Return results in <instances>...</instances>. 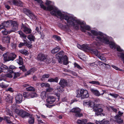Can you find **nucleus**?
<instances>
[{"instance_id":"obj_1","label":"nucleus","mask_w":124,"mask_h":124,"mask_svg":"<svg viewBox=\"0 0 124 124\" xmlns=\"http://www.w3.org/2000/svg\"><path fill=\"white\" fill-rule=\"evenodd\" d=\"M35 1H37L40 4V5L41 7L44 10H49L50 11L52 10H53L51 11V14L53 15L57 16L58 15L60 16V18L61 20L64 19L65 16H68L67 15L63 13H62L61 11L58 10V9L54 6L50 5L51 3V2L50 1L46 0L45 4L48 6L47 7L44 6L43 4V2L41 0H34Z\"/></svg>"},{"instance_id":"obj_2","label":"nucleus","mask_w":124,"mask_h":124,"mask_svg":"<svg viewBox=\"0 0 124 124\" xmlns=\"http://www.w3.org/2000/svg\"><path fill=\"white\" fill-rule=\"evenodd\" d=\"M91 32L93 35L96 36L95 38L96 41L92 43V46L94 47H98L103 43L106 44H109L107 37L106 35L101 32H98L93 30L91 31Z\"/></svg>"},{"instance_id":"obj_3","label":"nucleus","mask_w":124,"mask_h":124,"mask_svg":"<svg viewBox=\"0 0 124 124\" xmlns=\"http://www.w3.org/2000/svg\"><path fill=\"white\" fill-rule=\"evenodd\" d=\"M64 19L67 21L68 24L72 25L78 28V25H76V23L79 24L80 25L81 29V30L84 32H85V30L89 31L90 30V27L88 26L85 25V22H81L78 20L75 19L73 17L68 16H65Z\"/></svg>"},{"instance_id":"obj_4","label":"nucleus","mask_w":124,"mask_h":124,"mask_svg":"<svg viewBox=\"0 0 124 124\" xmlns=\"http://www.w3.org/2000/svg\"><path fill=\"white\" fill-rule=\"evenodd\" d=\"M15 112L19 116L23 118L27 117L30 115L29 113L22 109H16L15 110Z\"/></svg>"},{"instance_id":"obj_5","label":"nucleus","mask_w":124,"mask_h":124,"mask_svg":"<svg viewBox=\"0 0 124 124\" xmlns=\"http://www.w3.org/2000/svg\"><path fill=\"white\" fill-rule=\"evenodd\" d=\"M92 44L90 46L88 44H84L82 45L83 50L85 52H90L92 53H93L94 52V49H93L92 48L94 47L93 46H92ZM98 47H94V48H97Z\"/></svg>"},{"instance_id":"obj_6","label":"nucleus","mask_w":124,"mask_h":124,"mask_svg":"<svg viewBox=\"0 0 124 124\" xmlns=\"http://www.w3.org/2000/svg\"><path fill=\"white\" fill-rule=\"evenodd\" d=\"M89 96V94L87 90L81 89L80 91V93H78L77 94L76 96L78 98L81 97V99H83L88 97Z\"/></svg>"},{"instance_id":"obj_7","label":"nucleus","mask_w":124,"mask_h":124,"mask_svg":"<svg viewBox=\"0 0 124 124\" xmlns=\"http://www.w3.org/2000/svg\"><path fill=\"white\" fill-rule=\"evenodd\" d=\"M102 105L101 104H99L96 105L97 107L94 108V111L95 112V114L96 115L98 116L100 115L101 116H104L105 114L102 113H100L103 111V109L102 108Z\"/></svg>"},{"instance_id":"obj_8","label":"nucleus","mask_w":124,"mask_h":124,"mask_svg":"<svg viewBox=\"0 0 124 124\" xmlns=\"http://www.w3.org/2000/svg\"><path fill=\"white\" fill-rule=\"evenodd\" d=\"M81 109L78 108H72L70 111V112L75 113V115L76 117H81L83 116V115L80 112Z\"/></svg>"},{"instance_id":"obj_9","label":"nucleus","mask_w":124,"mask_h":124,"mask_svg":"<svg viewBox=\"0 0 124 124\" xmlns=\"http://www.w3.org/2000/svg\"><path fill=\"white\" fill-rule=\"evenodd\" d=\"M11 25L12 26V30L11 32H14L18 30V24L16 21L11 20Z\"/></svg>"},{"instance_id":"obj_10","label":"nucleus","mask_w":124,"mask_h":124,"mask_svg":"<svg viewBox=\"0 0 124 124\" xmlns=\"http://www.w3.org/2000/svg\"><path fill=\"white\" fill-rule=\"evenodd\" d=\"M9 2L12 5H14L16 6H22L23 5L22 3L19 0H9Z\"/></svg>"},{"instance_id":"obj_11","label":"nucleus","mask_w":124,"mask_h":124,"mask_svg":"<svg viewBox=\"0 0 124 124\" xmlns=\"http://www.w3.org/2000/svg\"><path fill=\"white\" fill-rule=\"evenodd\" d=\"M94 52L93 53L96 55L101 60L104 61V62L106 61L105 58L104 57L103 55L101 54L97 50H95Z\"/></svg>"},{"instance_id":"obj_12","label":"nucleus","mask_w":124,"mask_h":124,"mask_svg":"<svg viewBox=\"0 0 124 124\" xmlns=\"http://www.w3.org/2000/svg\"><path fill=\"white\" fill-rule=\"evenodd\" d=\"M37 58L38 60L42 61H44L45 60L48 59L47 55L42 53L39 54Z\"/></svg>"},{"instance_id":"obj_13","label":"nucleus","mask_w":124,"mask_h":124,"mask_svg":"<svg viewBox=\"0 0 124 124\" xmlns=\"http://www.w3.org/2000/svg\"><path fill=\"white\" fill-rule=\"evenodd\" d=\"M21 29L23 32L27 34L31 33V30L30 28H28L23 25H22Z\"/></svg>"},{"instance_id":"obj_14","label":"nucleus","mask_w":124,"mask_h":124,"mask_svg":"<svg viewBox=\"0 0 124 124\" xmlns=\"http://www.w3.org/2000/svg\"><path fill=\"white\" fill-rule=\"evenodd\" d=\"M23 96L22 95L19 94L17 95L16 97V101L17 103H20L22 101Z\"/></svg>"},{"instance_id":"obj_15","label":"nucleus","mask_w":124,"mask_h":124,"mask_svg":"<svg viewBox=\"0 0 124 124\" xmlns=\"http://www.w3.org/2000/svg\"><path fill=\"white\" fill-rule=\"evenodd\" d=\"M67 82L66 80L64 79L61 78V79L59 85H61V87L63 88L64 87L67 85Z\"/></svg>"},{"instance_id":"obj_16","label":"nucleus","mask_w":124,"mask_h":124,"mask_svg":"<svg viewBox=\"0 0 124 124\" xmlns=\"http://www.w3.org/2000/svg\"><path fill=\"white\" fill-rule=\"evenodd\" d=\"M8 70V67L4 64H2L0 67V73L1 72H6Z\"/></svg>"},{"instance_id":"obj_17","label":"nucleus","mask_w":124,"mask_h":124,"mask_svg":"<svg viewBox=\"0 0 124 124\" xmlns=\"http://www.w3.org/2000/svg\"><path fill=\"white\" fill-rule=\"evenodd\" d=\"M90 90L93 94L97 96H99L101 95L99 91L94 88H91Z\"/></svg>"},{"instance_id":"obj_18","label":"nucleus","mask_w":124,"mask_h":124,"mask_svg":"<svg viewBox=\"0 0 124 124\" xmlns=\"http://www.w3.org/2000/svg\"><path fill=\"white\" fill-rule=\"evenodd\" d=\"M55 100V98L53 96H48L46 100L47 103L50 104L53 103Z\"/></svg>"},{"instance_id":"obj_19","label":"nucleus","mask_w":124,"mask_h":124,"mask_svg":"<svg viewBox=\"0 0 124 124\" xmlns=\"http://www.w3.org/2000/svg\"><path fill=\"white\" fill-rule=\"evenodd\" d=\"M9 57L8 61H13L16 58V55L14 53H9Z\"/></svg>"},{"instance_id":"obj_20","label":"nucleus","mask_w":124,"mask_h":124,"mask_svg":"<svg viewBox=\"0 0 124 124\" xmlns=\"http://www.w3.org/2000/svg\"><path fill=\"white\" fill-rule=\"evenodd\" d=\"M9 52H7L3 54V56L4 60L6 62L8 61L9 60Z\"/></svg>"},{"instance_id":"obj_21","label":"nucleus","mask_w":124,"mask_h":124,"mask_svg":"<svg viewBox=\"0 0 124 124\" xmlns=\"http://www.w3.org/2000/svg\"><path fill=\"white\" fill-rule=\"evenodd\" d=\"M87 121V120L85 119H78L77 120V123L78 124H86Z\"/></svg>"},{"instance_id":"obj_22","label":"nucleus","mask_w":124,"mask_h":124,"mask_svg":"<svg viewBox=\"0 0 124 124\" xmlns=\"http://www.w3.org/2000/svg\"><path fill=\"white\" fill-rule=\"evenodd\" d=\"M13 98L12 96H10L9 94H7L6 98V101L9 103L12 102Z\"/></svg>"},{"instance_id":"obj_23","label":"nucleus","mask_w":124,"mask_h":124,"mask_svg":"<svg viewBox=\"0 0 124 124\" xmlns=\"http://www.w3.org/2000/svg\"><path fill=\"white\" fill-rule=\"evenodd\" d=\"M10 37H7L3 38L2 39L3 42L4 43H8L10 42Z\"/></svg>"},{"instance_id":"obj_24","label":"nucleus","mask_w":124,"mask_h":124,"mask_svg":"<svg viewBox=\"0 0 124 124\" xmlns=\"http://www.w3.org/2000/svg\"><path fill=\"white\" fill-rule=\"evenodd\" d=\"M60 49V48L59 46H57L52 49L51 51V53L54 54L58 52Z\"/></svg>"},{"instance_id":"obj_25","label":"nucleus","mask_w":124,"mask_h":124,"mask_svg":"<svg viewBox=\"0 0 124 124\" xmlns=\"http://www.w3.org/2000/svg\"><path fill=\"white\" fill-rule=\"evenodd\" d=\"M11 20L8 21L7 22H3L2 23V24L4 25V28L5 27H9L10 25H11Z\"/></svg>"},{"instance_id":"obj_26","label":"nucleus","mask_w":124,"mask_h":124,"mask_svg":"<svg viewBox=\"0 0 124 124\" xmlns=\"http://www.w3.org/2000/svg\"><path fill=\"white\" fill-rule=\"evenodd\" d=\"M108 39V40L109 44H109L110 47L114 49L116 48V45L115 43L112 42H109V40L108 39V38L107 37Z\"/></svg>"},{"instance_id":"obj_27","label":"nucleus","mask_w":124,"mask_h":124,"mask_svg":"<svg viewBox=\"0 0 124 124\" xmlns=\"http://www.w3.org/2000/svg\"><path fill=\"white\" fill-rule=\"evenodd\" d=\"M17 32L20 35L21 38H23L25 39L26 38L27 36L25 35L21 31H18Z\"/></svg>"},{"instance_id":"obj_28","label":"nucleus","mask_w":124,"mask_h":124,"mask_svg":"<svg viewBox=\"0 0 124 124\" xmlns=\"http://www.w3.org/2000/svg\"><path fill=\"white\" fill-rule=\"evenodd\" d=\"M96 121V123L97 124H108L109 123V122L108 120H105L102 121Z\"/></svg>"},{"instance_id":"obj_29","label":"nucleus","mask_w":124,"mask_h":124,"mask_svg":"<svg viewBox=\"0 0 124 124\" xmlns=\"http://www.w3.org/2000/svg\"><path fill=\"white\" fill-rule=\"evenodd\" d=\"M115 118L117 122L119 124H122L123 123V121L121 119L120 117H118L117 116H116Z\"/></svg>"},{"instance_id":"obj_30","label":"nucleus","mask_w":124,"mask_h":124,"mask_svg":"<svg viewBox=\"0 0 124 124\" xmlns=\"http://www.w3.org/2000/svg\"><path fill=\"white\" fill-rule=\"evenodd\" d=\"M17 62L19 64L22 65L23 64L22 58L20 56H19V59L17 60Z\"/></svg>"},{"instance_id":"obj_31","label":"nucleus","mask_w":124,"mask_h":124,"mask_svg":"<svg viewBox=\"0 0 124 124\" xmlns=\"http://www.w3.org/2000/svg\"><path fill=\"white\" fill-rule=\"evenodd\" d=\"M27 38L30 41H34L35 39V37L32 34H30L28 36Z\"/></svg>"},{"instance_id":"obj_32","label":"nucleus","mask_w":124,"mask_h":124,"mask_svg":"<svg viewBox=\"0 0 124 124\" xmlns=\"http://www.w3.org/2000/svg\"><path fill=\"white\" fill-rule=\"evenodd\" d=\"M29 116V123L30 124H33L34 123V118L30 114V116Z\"/></svg>"},{"instance_id":"obj_33","label":"nucleus","mask_w":124,"mask_h":124,"mask_svg":"<svg viewBox=\"0 0 124 124\" xmlns=\"http://www.w3.org/2000/svg\"><path fill=\"white\" fill-rule=\"evenodd\" d=\"M64 55V53L62 51L60 52L56 55V57L58 58H61Z\"/></svg>"},{"instance_id":"obj_34","label":"nucleus","mask_w":124,"mask_h":124,"mask_svg":"<svg viewBox=\"0 0 124 124\" xmlns=\"http://www.w3.org/2000/svg\"><path fill=\"white\" fill-rule=\"evenodd\" d=\"M117 55L118 57L122 58L124 64V54L121 53H118Z\"/></svg>"},{"instance_id":"obj_35","label":"nucleus","mask_w":124,"mask_h":124,"mask_svg":"<svg viewBox=\"0 0 124 124\" xmlns=\"http://www.w3.org/2000/svg\"><path fill=\"white\" fill-rule=\"evenodd\" d=\"M58 80V78L57 77H55L54 78H51L48 80V81L50 82H57Z\"/></svg>"},{"instance_id":"obj_36","label":"nucleus","mask_w":124,"mask_h":124,"mask_svg":"<svg viewBox=\"0 0 124 124\" xmlns=\"http://www.w3.org/2000/svg\"><path fill=\"white\" fill-rule=\"evenodd\" d=\"M63 63L65 65L68 64V57L66 55H65L63 57Z\"/></svg>"},{"instance_id":"obj_37","label":"nucleus","mask_w":124,"mask_h":124,"mask_svg":"<svg viewBox=\"0 0 124 124\" xmlns=\"http://www.w3.org/2000/svg\"><path fill=\"white\" fill-rule=\"evenodd\" d=\"M13 74V71H11L10 72L8 73L5 74V76L8 78H12L13 77V75L12 74Z\"/></svg>"},{"instance_id":"obj_38","label":"nucleus","mask_w":124,"mask_h":124,"mask_svg":"<svg viewBox=\"0 0 124 124\" xmlns=\"http://www.w3.org/2000/svg\"><path fill=\"white\" fill-rule=\"evenodd\" d=\"M84 105H89L91 107H92V105L93 104V102L91 101H89L87 102L84 101Z\"/></svg>"},{"instance_id":"obj_39","label":"nucleus","mask_w":124,"mask_h":124,"mask_svg":"<svg viewBox=\"0 0 124 124\" xmlns=\"http://www.w3.org/2000/svg\"><path fill=\"white\" fill-rule=\"evenodd\" d=\"M63 88L61 87L58 86L57 87V88L55 89V91H57L58 94H59L61 92H62V89Z\"/></svg>"},{"instance_id":"obj_40","label":"nucleus","mask_w":124,"mask_h":124,"mask_svg":"<svg viewBox=\"0 0 124 124\" xmlns=\"http://www.w3.org/2000/svg\"><path fill=\"white\" fill-rule=\"evenodd\" d=\"M26 91H35V88L31 86H30L27 87L26 88Z\"/></svg>"},{"instance_id":"obj_41","label":"nucleus","mask_w":124,"mask_h":124,"mask_svg":"<svg viewBox=\"0 0 124 124\" xmlns=\"http://www.w3.org/2000/svg\"><path fill=\"white\" fill-rule=\"evenodd\" d=\"M20 52L21 54L25 55L29 54L28 52L26 50L23 49L20 51Z\"/></svg>"},{"instance_id":"obj_42","label":"nucleus","mask_w":124,"mask_h":124,"mask_svg":"<svg viewBox=\"0 0 124 124\" xmlns=\"http://www.w3.org/2000/svg\"><path fill=\"white\" fill-rule=\"evenodd\" d=\"M24 97L28 98H30V93H26L24 92L23 94Z\"/></svg>"},{"instance_id":"obj_43","label":"nucleus","mask_w":124,"mask_h":124,"mask_svg":"<svg viewBox=\"0 0 124 124\" xmlns=\"http://www.w3.org/2000/svg\"><path fill=\"white\" fill-rule=\"evenodd\" d=\"M28 16L31 19H33L34 20H35L36 19V16L33 14L31 13V12L29 14Z\"/></svg>"},{"instance_id":"obj_44","label":"nucleus","mask_w":124,"mask_h":124,"mask_svg":"<svg viewBox=\"0 0 124 124\" xmlns=\"http://www.w3.org/2000/svg\"><path fill=\"white\" fill-rule=\"evenodd\" d=\"M12 32H11V30L8 31L7 30L5 29L4 31H2V32L3 35H6L8 34H9Z\"/></svg>"},{"instance_id":"obj_45","label":"nucleus","mask_w":124,"mask_h":124,"mask_svg":"<svg viewBox=\"0 0 124 124\" xmlns=\"http://www.w3.org/2000/svg\"><path fill=\"white\" fill-rule=\"evenodd\" d=\"M23 11V12L27 15H28L31 12L30 11L26 8L24 9Z\"/></svg>"},{"instance_id":"obj_46","label":"nucleus","mask_w":124,"mask_h":124,"mask_svg":"<svg viewBox=\"0 0 124 124\" xmlns=\"http://www.w3.org/2000/svg\"><path fill=\"white\" fill-rule=\"evenodd\" d=\"M53 38L57 41L60 40H61V38L60 36L56 35H53Z\"/></svg>"},{"instance_id":"obj_47","label":"nucleus","mask_w":124,"mask_h":124,"mask_svg":"<svg viewBox=\"0 0 124 124\" xmlns=\"http://www.w3.org/2000/svg\"><path fill=\"white\" fill-rule=\"evenodd\" d=\"M8 85H5L3 83L0 84V87L2 88H5L8 86Z\"/></svg>"},{"instance_id":"obj_48","label":"nucleus","mask_w":124,"mask_h":124,"mask_svg":"<svg viewBox=\"0 0 124 124\" xmlns=\"http://www.w3.org/2000/svg\"><path fill=\"white\" fill-rule=\"evenodd\" d=\"M20 73L18 72H15L14 73V76L13 78L14 79H16L18 77L20 76Z\"/></svg>"},{"instance_id":"obj_49","label":"nucleus","mask_w":124,"mask_h":124,"mask_svg":"<svg viewBox=\"0 0 124 124\" xmlns=\"http://www.w3.org/2000/svg\"><path fill=\"white\" fill-rule=\"evenodd\" d=\"M16 68V67H15L13 65H11L10 66H9V68L8 69V70L11 71H13L12 70L14 69H15Z\"/></svg>"},{"instance_id":"obj_50","label":"nucleus","mask_w":124,"mask_h":124,"mask_svg":"<svg viewBox=\"0 0 124 124\" xmlns=\"http://www.w3.org/2000/svg\"><path fill=\"white\" fill-rule=\"evenodd\" d=\"M49 74H45L43 75L42 78H41V80H43L44 79L46 78H48L49 76Z\"/></svg>"},{"instance_id":"obj_51","label":"nucleus","mask_w":124,"mask_h":124,"mask_svg":"<svg viewBox=\"0 0 124 124\" xmlns=\"http://www.w3.org/2000/svg\"><path fill=\"white\" fill-rule=\"evenodd\" d=\"M46 93L44 91L42 92L41 93L40 96L43 99L46 97Z\"/></svg>"},{"instance_id":"obj_52","label":"nucleus","mask_w":124,"mask_h":124,"mask_svg":"<svg viewBox=\"0 0 124 124\" xmlns=\"http://www.w3.org/2000/svg\"><path fill=\"white\" fill-rule=\"evenodd\" d=\"M89 83H90L95 85H100V83L98 81H92L89 82Z\"/></svg>"},{"instance_id":"obj_53","label":"nucleus","mask_w":124,"mask_h":124,"mask_svg":"<svg viewBox=\"0 0 124 124\" xmlns=\"http://www.w3.org/2000/svg\"><path fill=\"white\" fill-rule=\"evenodd\" d=\"M37 95L36 93L35 92L33 93H30V98H33L34 97H36Z\"/></svg>"},{"instance_id":"obj_54","label":"nucleus","mask_w":124,"mask_h":124,"mask_svg":"<svg viewBox=\"0 0 124 124\" xmlns=\"http://www.w3.org/2000/svg\"><path fill=\"white\" fill-rule=\"evenodd\" d=\"M98 64L100 66L103 65L105 67H106V65H108V64H106L105 63H103L100 61H98Z\"/></svg>"},{"instance_id":"obj_55","label":"nucleus","mask_w":124,"mask_h":124,"mask_svg":"<svg viewBox=\"0 0 124 124\" xmlns=\"http://www.w3.org/2000/svg\"><path fill=\"white\" fill-rule=\"evenodd\" d=\"M74 65L75 67H77L78 69L80 70L82 69V68L77 63H75L74 64Z\"/></svg>"},{"instance_id":"obj_56","label":"nucleus","mask_w":124,"mask_h":124,"mask_svg":"<svg viewBox=\"0 0 124 124\" xmlns=\"http://www.w3.org/2000/svg\"><path fill=\"white\" fill-rule=\"evenodd\" d=\"M109 95L115 98H116L118 96H119L118 94H116L110 93Z\"/></svg>"},{"instance_id":"obj_57","label":"nucleus","mask_w":124,"mask_h":124,"mask_svg":"<svg viewBox=\"0 0 124 124\" xmlns=\"http://www.w3.org/2000/svg\"><path fill=\"white\" fill-rule=\"evenodd\" d=\"M19 68L21 70H22L23 71H26V70L25 68V66L24 65H22L21 67H19Z\"/></svg>"},{"instance_id":"obj_58","label":"nucleus","mask_w":124,"mask_h":124,"mask_svg":"<svg viewBox=\"0 0 124 124\" xmlns=\"http://www.w3.org/2000/svg\"><path fill=\"white\" fill-rule=\"evenodd\" d=\"M123 113L122 112H121L120 111H119L118 112V113L116 116H117L118 117H120L122 115Z\"/></svg>"},{"instance_id":"obj_59","label":"nucleus","mask_w":124,"mask_h":124,"mask_svg":"<svg viewBox=\"0 0 124 124\" xmlns=\"http://www.w3.org/2000/svg\"><path fill=\"white\" fill-rule=\"evenodd\" d=\"M25 44V43L20 42L18 45V46L19 47H21L23 46Z\"/></svg>"},{"instance_id":"obj_60","label":"nucleus","mask_w":124,"mask_h":124,"mask_svg":"<svg viewBox=\"0 0 124 124\" xmlns=\"http://www.w3.org/2000/svg\"><path fill=\"white\" fill-rule=\"evenodd\" d=\"M111 66L114 68L115 69L118 70L122 71V70H121L119 68L117 67H116L115 65H112Z\"/></svg>"},{"instance_id":"obj_61","label":"nucleus","mask_w":124,"mask_h":124,"mask_svg":"<svg viewBox=\"0 0 124 124\" xmlns=\"http://www.w3.org/2000/svg\"><path fill=\"white\" fill-rule=\"evenodd\" d=\"M32 69H31L30 70H29L28 71H27L26 73H25V75L26 76L27 75H29L31 72H32Z\"/></svg>"},{"instance_id":"obj_62","label":"nucleus","mask_w":124,"mask_h":124,"mask_svg":"<svg viewBox=\"0 0 124 124\" xmlns=\"http://www.w3.org/2000/svg\"><path fill=\"white\" fill-rule=\"evenodd\" d=\"M7 112L8 113V114L10 116H12V112L10 109L7 110Z\"/></svg>"},{"instance_id":"obj_63","label":"nucleus","mask_w":124,"mask_h":124,"mask_svg":"<svg viewBox=\"0 0 124 124\" xmlns=\"http://www.w3.org/2000/svg\"><path fill=\"white\" fill-rule=\"evenodd\" d=\"M53 90V89L49 87L47 88L46 89V91L47 92H51Z\"/></svg>"},{"instance_id":"obj_64","label":"nucleus","mask_w":124,"mask_h":124,"mask_svg":"<svg viewBox=\"0 0 124 124\" xmlns=\"http://www.w3.org/2000/svg\"><path fill=\"white\" fill-rule=\"evenodd\" d=\"M39 34L41 36L40 37L42 39H43L44 38V36H45L44 34L43 33L41 32H39Z\"/></svg>"}]
</instances>
